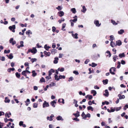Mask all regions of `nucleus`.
Wrapping results in <instances>:
<instances>
[{"mask_svg": "<svg viewBox=\"0 0 128 128\" xmlns=\"http://www.w3.org/2000/svg\"><path fill=\"white\" fill-rule=\"evenodd\" d=\"M32 73V76L33 77H35L37 75V73L35 72V71L34 70H33Z\"/></svg>", "mask_w": 128, "mask_h": 128, "instance_id": "4be33fe9", "label": "nucleus"}, {"mask_svg": "<svg viewBox=\"0 0 128 128\" xmlns=\"http://www.w3.org/2000/svg\"><path fill=\"white\" fill-rule=\"evenodd\" d=\"M52 31L53 32H55V30H56V27L54 26H53L52 27Z\"/></svg>", "mask_w": 128, "mask_h": 128, "instance_id": "13d9d810", "label": "nucleus"}, {"mask_svg": "<svg viewBox=\"0 0 128 128\" xmlns=\"http://www.w3.org/2000/svg\"><path fill=\"white\" fill-rule=\"evenodd\" d=\"M54 77L55 79L56 80H57L58 81L60 80L59 78H58V76L57 74H55Z\"/></svg>", "mask_w": 128, "mask_h": 128, "instance_id": "2f4dec72", "label": "nucleus"}, {"mask_svg": "<svg viewBox=\"0 0 128 128\" xmlns=\"http://www.w3.org/2000/svg\"><path fill=\"white\" fill-rule=\"evenodd\" d=\"M37 60V59L36 58H32L31 60V61L32 63L36 61Z\"/></svg>", "mask_w": 128, "mask_h": 128, "instance_id": "a19ab883", "label": "nucleus"}, {"mask_svg": "<svg viewBox=\"0 0 128 128\" xmlns=\"http://www.w3.org/2000/svg\"><path fill=\"white\" fill-rule=\"evenodd\" d=\"M47 80H48L51 79L52 78L50 76H47L46 77Z\"/></svg>", "mask_w": 128, "mask_h": 128, "instance_id": "de8ad7c7", "label": "nucleus"}, {"mask_svg": "<svg viewBox=\"0 0 128 128\" xmlns=\"http://www.w3.org/2000/svg\"><path fill=\"white\" fill-rule=\"evenodd\" d=\"M34 90H37L38 89V88L36 86H34Z\"/></svg>", "mask_w": 128, "mask_h": 128, "instance_id": "0e129e2a", "label": "nucleus"}, {"mask_svg": "<svg viewBox=\"0 0 128 128\" xmlns=\"http://www.w3.org/2000/svg\"><path fill=\"white\" fill-rule=\"evenodd\" d=\"M40 81L41 82H45L44 79L43 77H42L40 80Z\"/></svg>", "mask_w": 128, "mask_h": 128, "instance_id": "58836bf2", "label": "nucleus"}, {"mask_svg": "<svg viewBox=\"0 0 128 128\" xmlns=\"http://www.w3.org/2000/svg\"><path fill=\"white\" fill-rule=\"evenodd\" d=\"M88 110H91L92 111H93L94 108L92 106H89L87 107Z\"/></svg>", "mask_w": 128, "mask_h": 128, "instance_id": "bb28decb", "label": "nucleus"}, {"mask_svg": "<svg viewBox=\"0 0 128 128\" xmlns=\"http://www.w3.org/2000/svg\"><path fill=\"white\" fill-rule=\"evenodd\" d=\"M56 118L58 120H61L62 121H63L64 120L62 118V117L61 116H58Z\"/></svg>", "mask_w": 128, "mask_h": 128, "instance_id": "f3484780", "label": "nucleus"}, {"mask_svg": "<svg viewBox=\"0 0 128 128\" xmlns=\"http://www.w3.org/2000/svg\"><path fill=\"white\" fill-rule=\"evenodd\" d=\"M73 101H74L73 102V103L74 104H76V103H77L78 101L74 99L73 100Z\"/></svg>", "mask_w": 128, "mask_h": 128, "instance_id": "e2e57ef3", "label": "nucleus"}, {"mask_svg": "<svg viewBox=\"0 0 128 128\" xmlns=\"http://www.w3.org/2000/svg\"><path fill=\"white\" fill-rule=\"evenodd\" d=\"M94 24L96 25V26L99 27L101 25V24H99L98 20H95L94 22Z\"/></svg>", "mask_w": 128, "mask_h": 128, "instance_id": "0eeeda50", "label": "nucleus"}, {"mask_svg": "<svg viewBox=\"0 0 128 128\" xmlns=\"http://www.w3.org/2000/svg\"><path fill=\"white\" fill-rule=\"evenodd\" d=\"M113 40H114V39H110V40L111 41L110 45L111 47L112 48H114L115 47V46H116V44L114 42L112 41Z\"/></svg>", "mask_w": 128, "mask_h": 128, "instance_id": "7ed1b4c3", "label": "nucleus"}, {"mask_svg": "<svg viewBox=\"0 0 128 128\" xmlns=\"http://www.w3.org/2000/svg\"><path fill=\"white\" fill-rule=\"evenodd\" d=\"M87 96H88V99L89 100H91L92 98V95H87Z\"/></svg>", "mask_w": 128, "mask_h": 128, "instance_id": "a18cd8bd", "label": "nucleus"}, {"mask_svg": "<svg viewBox=\"0 0 128 128\" xmlns=\"http://www.w3.org/2000/svg\"><path fill=\"white\" fill-rule=\"evenodd\" d=\"M71 11L74 14H75L76 12V9L74 8H73L71 9Z\"/></svg>", "mask_w": 128, "mask_h": 128, "instance_id": "cd10ccee", "label": "nucleus"}, {"mask_svg": "<svg viewBox=\"0 0 128 128\" xmlns=\"http://www.w3.org/2000/svg\"><path fill=\"white\" fill-rule=\"evenodd\" d=\"M10 52V50H5L4 51V52L5 53H9Z\"/></svg>", "mask_w": 128, "mask_h": 128, "instance_id": "5fc2aeb1", "label": "nucleus"}, {"mask_svg": "<svg viewBox=\"0 0 128 128\" xmlns=\"http://www.w3.org/2000/svg\"><path fill=\"white\" fill-rule=\"evenodd\" d=\"M90 61V60L89 59H87L84 62V63L85 64H87L88 62Z\"/></svg>", "mask_w": 128, "mask_h": 128, "instance_id": "052dcab7", "label": "nucleus"}, {"mask_svg": "<svg viewBox=\"0 0 128 128\" xmlns=\"http://www.w3.org/2000/svg\"><path fill=\"white\" fill-rule=\"evenodd\" d=\"M4 121L6 122H7L8 121H10L11 122H12L13 121V120L11 118L9 119H8L6 118L4 119Z\"/></svg>", "mask_w": 128, "mask_h": 128, "instance_id": "2eb2a0df", "label": "nucleus"}, {"mask_svg": "<svg viewBox=\"0 0 128 128\" xmlns=\"http://www.w3.org/2000/svg\"><path fill=\"white\" fill-rule=\"evenodd\" d=\"M97 66V64L94 62H92V67H94Z\"/></svg>", "mask_w": 128, "mask_h": 128, "instance_id": "79ce46f5", "label": "nucleus"}, {"mask_svg": "<svg viewBox=\"0 0 128 128\" xmlns=\"http://www.w3.org/2000/svg\"><path fill=\"white\" fill-rule=\"evenodd\" d=\"M58 16L60 17H62L64 14V13L62 11H60L58 12Z\"/></svg>", "mask_w": 128, "mask_h": 128, "instance_id": "9d476101", "label": "nucleus"}, {"mask_svg": "<svg viewBox=\"0 0 128 128\" xmlns=\"http://www.w3.org/2000/svg\"><path fill=\"white\" fill-rule=\"evenodd\" d=\"M111 22L112 24L114 25H116L118 24V23L116 22L115 21L112 20H111Z\"/></svg>", "mask_w": 128, "mask_h": 128, "instance_id": "e433bc0d", "label": "nucleus"}, {"mask_svg": "<svg viewBox=\"0 0 128 128\" xmlns=\"http://www.w3.org/2000/svg\"><path fill=\"white\" fill-rule=\"evenodd\" d=\"M32 32H31V31L30 30H28V31H26V34L27 35H28L30 34H32Z\"/></svg>", "mask_w": 128, "mask_h": 128, "instance_id": "473e14b6", "label": "nucleus"}, {"mask_svg": "<svg viewBox=\"0 0 128 128\" xmlns=\"http://www.w3.org/2000/svg\"><path fill=\"white\" fill-rule=\"evenodd\" d=\"M15 74L17 78H19L20 77V73H18V72H17L15 73Z\"/></svg>", "mask_w": 128, "mask_h": 128, "instance_id": "c9c22d12", "label": "nucleus"}, {"mask_svg": "<svg viewBox=\"0 0 128 128\" xmlns=\"http://www.w3.org/2000/svg\"><path fill=\"white\" fill-rule=\"evenodd\" d=\"M37 51V50L36 49V48H32V50L30 49L28 50V52H27V53L28 54V52H31L32 53L35 54L36 52Z\"/></svg>", "mask_w": 128, "mask_h": 128, "instance_id": "f03ea898", "label": "nucleus"}, {"mask_svg": "<svg viewBox=\"0 0 128 128\" xmlns=\"http://www.w3.org/2000/svg\"><path fill=\"white\" fill-rule=\"evenodd\" d=\"M118 97H119V99L121 100L124 99L125 98V96L124 95H122V96L120 94H119L118 95Z\"/></svg>", "mask_w": 128, "mask_h": 128, "instance_id": "ddd939ff", "label": "nucleus"}, {"mask_svg": "<svg viewBox=\"0 0 128 128\" xmlns=\"http://www.w3.org/2000/svg\"><path fill=\"white\" fill-rule=\"evenodd\" d=\"M78 34L77 33H76L75 34H72V35L73 37L75 39H77L78 38V37L77 36Z\"/></svg>", "mask_w": 128, "mask_h": 128, "instance_id": "412c9836", "label": "nucleus"}, {"mask_svg": "<svg viewBox=\"0 0 128 128\" xmlns=\"http://www.w3.org/2000/svg\"><path fill=\"white\" fill-rule=\"evenodd\" d=\"M110 110L111 111V112H114L115 110V108H114L113 109L112 107H111L110 108Z\"/></svg>", "mask_w": 128, "mask_h": 128, "instance_id": "864d4df0", "label": "nucleus"}, {"mask_svg": "<svg viewBox=\"0 0 128 128\" xmlns=\"http://www.w3.org/2000/svg\"><path fill=\"white\" fill-rule=\"evenodd\" d=\"M59 78L60 79L62 78L64 79L65 78V76H64L60 75L59 76Z\"/></svg>", "mask_w": 128, "mask_h": 128, "instance_id": "49530a36", "label": "nucleus"}, {"mask_svg": "<svg viewBox=\"0 0 128 128\" xmlns=\"http://www.w3.org/2000/svg\"><path fill=\"white\" fill-rule=\"evenodd\" d=\"M54 60L53 61V62L54 64H56L58 63V57H55L54 58Z\"/></svg>", "mask_w": 128, "mask_h": 128, "instance_id": "f8f14e48", "label": "nucleus"}, {"mask_svg": "<svg viewBox=\"0 0 128 128\" xmlns=\"http://www.w3.org/2000/svg\"><path fill=\"white\" fill-rule=\"evenodd\" d=\"M9 29L12 32H15V29H16V26L14 25L11 26H10L8 27Z\"/></svg>", "mask_w": 128, "mask_h": 128, "instance_id": "f257e3e1", "label": "nucleus"}, {"mask_svg": "<svg viewBox=\"0 0 128 128\" xmlns=\"http://www.w3.org/2000/svg\"><path fill=\"white\" fill-rule=\"evenodd\" d=\"M61 6H58L56 8L57 9L58 11H60L61 10L62 8V7H61Z\"/></svg>", "mask_w": 128, "mask_h": 128, "instance_id": "72a5a7b5", "label": "nucleus"}, {"mask_svg": "<svg viewBox=\"0 0 128 128\" xmlns=\"http://www.w3.org/2000/svg\"><path fill=\"white\" fill-rule=\"evenodd\" d=\"M73 73L76 75H78L79 74V73L77 71H74L73 72Z\"/></svg>", "mask_w": 128, "mask_h": 128, "instance_id": "09e8293b", "label": "nucleus"}, {"mask_svg": "<svg viewBox=\"0 0 128 128\" xmlns=\"http://www.w3.org/2000/svg\"><path fill=\"white\" fill-rule=\"evenodd\" d=\"M54 115L53 114H52L49 117L48 116L47 117V119L48 120H49L50 121H52V118L54 117Z\"/></svg>", "mask_w": 128, "mask_h": 128, "instance_id": "6e6552de", "label": "nucleus"}, {"mask_svg": "<svg viewBox=\"0 0 128 128\" xmlns=\"http://www.w3.org/2000/svg\"><path fill=\"white\" fill-rule=\"evenodd\" d=\"M86 115L85 114L84 112H82L81 115L82 116L83 118V119H84V117Z\"/></svg>", "mask_w": 128, "mask_h": 128, "instance_id": "bf43d9fd", "label": "nucleus"}, {"mask_svg": "<svg viewBox=\"0 0 128 128\" xmlns=\"http://www.w3.org/2000/svg\"><path fill=\"white\" fill-rule=\"evenodd\" d=\"M90 114H88L84 116V119H86V118L87 117L90 118Z\"/></svg>", "mask_w": 128, "mask_h": 128, "instance_id": "b1692460", "label": "nucleus"}, {"mask_svg": "<svg viewBox=\"0 0 128 128\" xmlns=\"http://www.w3.org/2000/svg\"><path fill=\"white\" fill-rule=\"evenodd\" d=\"M23 122L22 121H20L19 122V125L20 126H22L23 124Z\"/></svg>", "mask_w": 128, "mask_h": 128, "instance_id": "680f3d73", "label": "nucleus"}, {"mask_svg": "<svg viewBox=\"0 0 128 128\" xmlns=\"http://www.w3.org/2000/svg\"><path fill=\"white\" fill-rule=\"evenodd\" d=\"M121 107H119L118 108H115L116 110V111H118L120 110L121 109Z\"/></svg>", "mask_w": 128, "mask_h": 128, "instance_id": "c03bdc74", "label": "nucleus"}, {"mask_svg": "<svg viewBox=\"0 0 128 128\" xmlns=\"http://www.w3.org/2000/svg\"><path fill=\"white\" fill-rule=\"evenodd\" d=\"M124 32V30H121L118 32V34H122Z\"/></svg>", "mask_w": 128, "mask_h": 128, "instance_id": "6ab92c4d", "label": "nucleus"}, {"mask_svg": "<svg viewBox=\"0 0 128 128\" xmlns=\"http://www.w3.org/2000/svg\"><path fill=\"white\" fill-rule=\"evenodd\" d=\"M118 65L117 67V68H119L120 66V62H118Z\"/></svg>", "mask_w": 128, "mask_h": 128, "instance_id": "37998d69", "label": "nucleus"}, {"mask_svg": "<svg viewBox=\"0 0 128 128\" xmlns=\"http://www.w3.org/2000/svg\"><path fill=\"white\" fill-rule=\"evenodd\" d=\"M50 104L54 108L55 107V106L54 105L55 104H56V101L54 100L53 101H52L50 102Z\"/></svg>", "mask_w": 128, "mask_h": 128, "instance_id": "4468645a", "label": "nucleus"}, {"mask_svg": "<svg viewBox=\"0 0 128 128\" xmlns=\"http://www.w3.org/2000/svg\"><path fill=\"white\" fill-rule=\"evenodd\" d=\"M73 120H75L77 121H79V119H78L77 118H74Z\"/></svg>", "mask_w": 128, "mask_h": 128, "instance_id": "774afa93", "label": "nucleus"}, {"mask_svg": "<svg viewBox=\"0 0 128 128\" xmlns=\"http://www.w3.org/2000/svg\"><path fill=\"white\" fill-rule=\"evenodd\" d=\"M7 56L8 58L10 59H12L13 57V56H12V54H10L9 55H7Z\"/></svg>", "mask_w": 128, "mask_h": 128, "instance_id": "aec40b11", "label": "nucleus"}, {"mask_svg": "<svg viewBox=\"0 0 128 128\" xmlns=\"http://www.w3.org/2000/svg\"><path fill=\"white\" fill-rule=\"evenodd\" d=\"M66 25V24L65 23L63 24H62V30L65 27Z\"/></svg>", "mask_w": 128, "mask_h": 128, "instance_id": "6e6d98bb", "label": "nucleus"}, {"mask_svg": "<svg viewBox=\"0 0 128 128\" xmlns=\"http://www.w3.org/2000/svg\"><path fill=\"white\" fill-rule=\"evenodd\" d=\"M121 63L122 64L124 65L126 64V62L124 60H122L121 61Z\"/></svg>", "mask_w": 128, "mask_h": 128, "instance_id": "4d7b16f0", "label": "nucleus"}, {"mask_svg": "<svg viewBox=\"0 0 128 128\" xmlns=\"http://www.w3.org/2000/svg\"><path fill=\"white\" fill-rule=\"evenodd\" d=\"M10 101V100L8 99V98L7 97L5 98V102H6L9 103Z\"/></svg>", "mask_w": 128, "mask_h": 128, "instance_id": "ea45409f", "label": "nucleus"}, {"mask_svg": "<svg viewBox=\"0 0 128 128\" xmlns=\"http://www.w3.org/2000/svg\"><path fill=\"white\" fill-rule=\"evenodd\" d=\"M116 68L114 67H112L109 70L111 74L114 75L115 74V73L114 72H112V70H113L114 72L116 71Z\"/></svg>", "mask_w": 128, "mask_h": 128, "instance_id": "20e7f679", "label": "nucleus"}, {"mask_svg": "<svg viewBox=\"0 0 128 128\" xmlns=\"http://www.w3.org/2000/svg\"><path fill=\"white\" fill-rule=\"evenodd\" d=\"M58 70L60 71V72H62L64 70V68H59L58 69Z\"/></svg>", "mask_w": 128, "mask_h": 128, "instance_id": "4c0bfd02", "label": "nucleus"}, {"mask_svg": "<svg viewBox=\"0 0 128 128\" xmlns=\"http://www.w3.org/2000/svg\"><path fill=\"white\" fill-rule=\"evenodd\" d=\"M49 106V105L48 103L46 101H44L42 105L43 108H44L46 107H48Z\"/></svg>", "mask_w": 128, "mask_h": 128, "instance_id": "39448f33", "label": "nucleus"}, {"mask_svg": "<svg viewBox=\"0 0 128 128\" xmlns=\"http://www.w3.org/2000/svg\"><path fill=\"white\" fill-rule=\"evenodd\" d=\"M91 93L93 94L94 96H95L96 94V91L94 90H92L91 91Z\"/></svg>", "mask_w": 128, "mask_h": 128, "instance_id": "5701e85b", "label": "nucleus"}, {"mask_svg": "<svg viewBox=\"0 0 128 128\" xmlns=\"http://www.w3.org/2000/svg\"><path fill=\"white\" fill-rule=\"evenodd\" d=\"M122 44L121 41L120 40H117L116 42V46H120Z\"/></svg>", "mask_w": 128, "mask_h": 128, "instance_id": "1a4fd4ad", "label": "nucleus"}, {"mask_svg": "<svg viewBox=\"0 0 128 128\" xmlns=\"http://www.w3.org/2000/svg\"><path fill=\"white\" fill-rule=\"evenodd\" d=\"M38 104L36 103H34L33 105V107L36 108L37 107Z\"/></svg>", "mask_w": 128, "mask_h": 128, "instance_id": "8fccbe9b", "label": "nucleus"}, {"mask_svg": "<svg viewBox=\"0 0 128 128\" xmlns=\"http://www.w3.org/2000/svg\"><path fill=\"white\" fill-rule=\"evenodd\" d=\"M73 115L75 116L76 117H78L80 116L79 112L78 111L76 112V113L75 114L74 113Z\"/></svg>", "mask_w": 128, "mask_h": 128, "instance_id": "a211bd4d", "label": "nucleus"}, {"mask_svg": "<svg viewBox=\"0 0 128 128\" xmlns=\"http://www.w3.org/2000/svg\"><path fill=\"white\" fill-rule=\"evenodd\" d=\"M56 52V50L55 49H53L51 51V53L53 54H55Z\"/></svg>", "mask_w": 128, "mask_h": 128, "instance_id": "a878e982", "label": "nucleus"}, {"mask_svg": "<svg viewBox=\"0 0 128 128\" xmlns=\"http://www.w3.org/2000/svg\"><path fill=\"white\" fill-rule=\"evenodd\" d=\"M119 57L120 58H122L123 57H124L125 55L124 54V53H123L122 54H120L119 55Z\"/></svg>", "mask_w": 128, "mask_h": 128, "instance_id": "c756f323", "label": "nucleus"}, {"mask_svg": "<svg viewBox=\"0 0 128 128\" xmlns=\"http://www.w3.org/2000/svg\"><path fill=\"white\" fill-rule=\"evenodd\" d=\"M20 45L18 46H17L18 48H20V47H22L24 46L23 44L24 42L23 41H21L20 42Z\"/></svg>", "mask_w": 128, "mask_h": 128, "instance_id": "9b49d317", "label": "nucleus"}, {"mask_svg": "<svg viewBox=\"0 0 128 128\" xmlns=\"http://www.w3.org/2000/svg\"><path fill=\"white\" fill-rule=\"evenodd\" d=\"M73 80V78L72 76L70 77L68 79V81L70 82L71 81H72Z\"/></svg>", "mask_w": 128, "mask_h": 128, "instance_id": "603ef678", "label": "nucleus"}, {"mask_svg": "<svg viewBox=\"0 0 128 128\" xmlns=\"http://www.w3.org/2000/svg\"><path fill=\"white\" fill-rule=\"evenodd\" d=\"M108 80L106 79L105 80H104L102 81L103 84H106L108 83Z\"/></svg>", "mask_w": 128, "mask_h": 128, "instance_id": "7c9ffc66", "label": "nucleus"}, {"mask_svg": "<svg viewBox=\"0 0 128 128\" xmlns=\"http://www.w3.org/2000/svg\"><path fill=\"white\" fill-rule=\"evenodd\" d=\"M10 43L12 45H14L16 43V42L15 40H14L13 38H11L9 40Z\"/></svg>", "mask_w": 128, "mask_h": 128, "instance_id": "423d86ee", "label": "nucleus"}, {"mask_svg": "<svg viewBox=\"0 0 128 128\" xmlns=\"http://www.w3.org/2000/svg\"><path fill=\"white\" fill-rule=\"evenodd\" d=\"M86 10V8L84 6H82V10L81 11L83 13H85Z\"/></svg>", "mask_w": 128, "mask_h": 128, "instance_id": "393cba45", "label": "nucleus"}, {"mask_svg": "<svg viewBox=\"0 0 128 128\" xmlns=\"http://www.w3.org/2000/svg\"><path fill=\"white\" fill-rule=\"evenodd\" d=\"M77 20V18H75V19L72 20H70V22H76Z\"/></svg>", "mask_w": 128, "mask_h": 128, "instance_id": "f704fd0d", "label": "nucleus"}, {"mask_svg": "<svg viewBox=\"0 0 128 128\" xmlns=\"http://www.w3.org/2000/svg\"><path fill=\"white\" fill-rule=\"evenodd\" d=\"M26 71L25 70H24L22 72V74L23 75H24L26 74Z\"/></svg>", "mask_w": 128, "mask_h": 128, "instance_id": "3c124183", "label": "nucleus"}, {"mask_svg": "<svg viewBox=\"0 0 128 128\" xmlns=\"http://www.w3.org/2000/svg\"><path fill=\"white\" fill-rule=\"evenodd\" d=\"M105 93L106 94H104V96H105L106 97L108 96V95H109V93H108V90H105Z\"/></svg>", "mask_w": 128, "mask_h": 128, "instance_id": "dca6fc26", "label": "nucleus"}, {"mask_svg": "<svg viewBox=\"0 0 128 128\" xmlns=\"http://www.w3.org/2000/svg\"><path fill=\"white\" fill-rule=\"evenodd\" d=\"M5 116L6 117H8V118L10 117V116H9L8 114V113H6L5 114Z\"/></svg>", "mask_w": 128, "mask_h": 128, "instance_id": "338daca9", "label": "nucleus"}, {"mask_svg": "<svg viewBox=\"0 0 128 128\" xmlns=\"http://www.w3.org/2000/svg\"><path fill=\"white\" fill-rule=\"evenodd\" d=\"M106 54H107L106 55L108 56L109 57H110L111 55V54L110 53V52L108 51H106Z\"/></svg>", "mask_w": 128, "mask_h": 128, "instance_id": "c85d7f7f", "label": "nucleus"}, {"mask_svg": "<svg viewBox=\"0 0 128 128\" xmlns=\"http://www.w3.org/2000/svg\"><path fill=\"white\" fill-rule=\"evenodd\" d=\"M50 52H47L46 54V56H50Z\"/></svg>", "mask_w": 128, "mask_h": 128, "instance_id": "69168bd1", "label": "nucleus"}]
</instances>
